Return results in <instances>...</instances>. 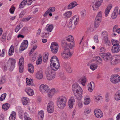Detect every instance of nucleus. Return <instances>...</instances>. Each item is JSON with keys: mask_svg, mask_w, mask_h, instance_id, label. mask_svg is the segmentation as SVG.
Here are the masks:
<instances>
[{"mask_svg": "<svg viewBox=\"0 0 120 120\" xmlns=\"http://www.w3.org/2000/svg\"><path fill=\"white\" fill-rule=\"evenodd\" d=\"M75 41L73 37L69 35L66 37L61 41V44L64 45H74Z\"/></svg>", "mask_w": 120, "mask_h": 120, "instance_id": "obj_5", "label": "nucleus"}, {"mask_svg": "<svg viewBox=\"0 0 120 120\" xmlns=\"http://www.w3.org/2000/svg\"><path fill=\"white\" fill-rule=\"evenodd\" d=\"M24 115L25 120H31V119L29 117L28 115L26 112H25Z\"/></svg>", "mask_w": 120, "mask_h": 120, "instance_id": "obj_48", "label": "nucleus"}, {"mask_svg": "<svg viewBox=\"0 0 120 120\" xmlns=\"http://www.w3.org/2000/svg\"><path fill=\"white\" fill-rule=\"evenodd\" d=\"M83 106V104L82 101H80L78 104V107L79 109L81 108Z\"/></svg>", "mask_w": 120, "mask_h": 120, "instance_id": "obj_56", "label": "nucleus"}, {"mask_svg": "<svg viewBox=\"0 0 120 120\" xmlns=\"http://www.w3.org/2000/svg\"><path fill=\"white\" fill-rule=\"evenodd\" d=\"M55 10V8L54 7H51L49 8L47 11L49 13L54 12Z\"/></svg>", "mask_w": 120, "mask_h": 120, "instance_id": "obj_46", "label": "nucleus"}, {"mask_svg": "<svg viewBox=\"0 0 120 120\" xmlns=\"http://www.w3.org/2000/svg\"><path fill=\"white\" fill-rule=\"evenodd\" d=\"M91 112V110L89 109H86L84 111V114L86 116H87Z\"/></svg>", "mask_w": 120, "mask_h": 120, "instance_id": "obj_44", "label": "nucleus"}, {"mask_svg": "<svg viewBox=\"0 0 120 120\" xmlns=\"http://www.w3.org/2000/svg\"><path fill=\"white\" fill-rule=\"evenodd\" d=\"M28 41L27 40H25L23 41L21 44V45H28Z\"/></svg>", "mask_w": 120, "mask_h": 120, "instance_id": "obj_58", "label": "nucleus"}, {"mask_svg": "<svg viewBox=\"0 0 120 120\" xmlns=\"http://www.w3.org/2000/svg\"><path fill=\"white\" fill-rule=\"evenodd\" d=\"M40 90L42 93H43L48 92L49 89L47 85L42 84L40 86Z\"/></svg>", "mask_w": 120, "mask_h": 120, "instance_id": "obj_10", "label": "nucleus"}, {"mask_svg": "<svg viewBox=\"0 0 120 120\" xmlns=\"http://www.w3.org/2000/svg\"><path fill=\"white\" fill-rule=\"evenodd\" d=\"M111 42L112 44L113 45H119V42L118 40L112 39L111 40Z\"/></svg>", "mask_w": 120, "mask_h": 120, "instance_id": "obj_37", "label": "nucleus"}, {"mask_svg": "<svg viewBox=\"0 0 120 120\" xmlns=\"http://www.w3.org/2000/svg\"><path fill=\"white\" fill-rule=\"evenodd\" d=\"M6 96V93H4L2 94L0 98V100L1 101H2L4 100L5 99Z\"/></svg>", "mask_w": 120, "mask_h": 120, "instance_id": "obj_50", "label": "nucleus"}, {"mask_svg": "<svg viewBox=\"0 0 120 120\" xmlns=\"http://www.w3.org/2000/svg\"><path fill=\"white\" fill-rule=\"evenodd\" d=\"M80 15L81 17L82 18H85L86 15V12L85 10H82L80 11Z\"/></svg>", "mask_w": 120, "mask_h": 120, "instance_id": "obj_30", "label": "nucleus"}, {"mask_svg": "<svg viewBox=\"0 0 120 120\" xmlns=\"http://www.w3.org/2000/svg\"><path fill=\"white\" fill-rule=\"evenodd\" d=\"M48 52L44 54V55L43 56L44 61H45V60L44 61V60H48Z\"/></svg>", "mask_w": 120, "mask_h": 120, "instance_id": "obj_52", "label": "nucleus"}, {"mask_svg": "<svg viewBox=\"0 0 120 120\" xmlns=\"http://www.w3.org/2000/svg\"><path fill=\"white\" fill-rule=\"evenodd\" d=\"M42 60V58L41 57H39L38 60L36 61V64L38 65L41 64Z\"/></svg>", "mask_w": 120, "mask_h": 120, "instance_id": "obj_54", "label": "nucleus"}, {"mask_svg": "<svg viewBox=\"0 0 120 120\" xmlns=\"http://www.w3.org/2000/svg\"><path fill=\"white\" fill-rule=\"evenodd\" d=\"M28 45H21L19 48L20 51H22L26 49Z\"/></svg>", "mask_w": 120, "mask_h": 120, "instance_id": "obj_51", "label": "nucleus"}, {"mask_svg": "<svg viewBox=\"0 0 120 120\" xmlns=\"http://www.w3.org/2000/svg\"><path fill=\"white\" fill-rule=\"evenodd\" d=\"M22 102L23 104L24 105H27L29 101L28 98L26 97H23L22 99Z\"/></svg>", "mask_w": 120, "mask_h": 120, "instance_id": "obj_28", "label": "nucleus"}, {"mask_svg": "<svg viewBox=\"0 0 120 120\" xmlns=\"http://www.w3.org/2000/svg\"><path fill=\"white\" fill-rule=\"evenodd\" d=\"M72 12L71 11H68L65 12L64 14V17L66 18H68L71 16Z\"/></svg>", "mask_w": 120, "mask_h": 120, "instance_id": "obj_29", "label": "nucleus"}, {"mask_svg": "<svg viewBox=\"0 0 120 120\" xmlns=\"http://www.w3.org/2000/svg\"><path fill=\"white\" fill-rule=\"evenodd\" d=\"M36 77L38 79H42L43 77V74L41 72L38 71L37 72L36 74Z\"/></svg>", "mask_w": 120, "mask_h": 120, "instance_id": "obj_25", "label": "nucleus"}, {"mask_svg": "<svg viewBox=\"0 0 120 120\" xmlns=\"http://www.w3.org/2000/svg\"><path fill=\"white\" fill-rule=\"evenodd\" d=\"M26 81L27 85L31 86H34V85L32 83V82L30 80V79L28 78H26Z\"/></svg>", "mask_w": 120, "mask_h": 120, "instance_id": "obj_40", "label": "nucleus"}, {"mask_svg": "<svg viewBox=\"0 0 120 120\" xmlns=\"http://www.w3.org/2000/svg\"><path fill=\"white\" fill-rule=\"evenodd\" d=\"M120 81V77L117 74V76H116V77L115 78V81H114V83H116L119 82Z\"/></svg>", "mask_w": 120, "mask_h": 120, "instance_id": "obj_47", "label": "nucleus"}, {"mask_svg": "<svg viewBox=\"0 0 120 120\" xmlns=\"http://www.w3.org/2000/svg\"><path fill=\"white\" fill-rule=\"evenodd\" d=\"M72 24H72L71 22L70 21L69 23L67 24V27L70 29H74L75 28H73Z\"/></svg>", "mask_w": 120, "mask_h": 120, "instance_id": "obj_49", "label": "nucleus"}, {"mask_svg": "<svg viewBox=\"0 0 120 120\" xmlns=\"http://www.w3.org/2000/svg\"><path fill=\"white\" fill-rule=\"evenodd\" d=\"M116 76H117V74H114L113 75H112L111 76L110 80L113 83H114V81L115 80Z\"/></svg>", "mask_w": 120, "mask_h": 120, "instance_id": "obj_41", "label": "nucleus"}, {"mask_svg": "<svg viewBox=\"0 0 120 120\" xmlns=\"http://www.w3.org/2000/svg\"><path fill=\"white\" fill-rule=\"evenodd\" d=\"M97 67L98 65L97 64H92L90 66V68L92 70L94 71L97 68Z\"/></svg>", "mask_w": 120, "mask_h": 120, "instance_id": "obj_38", "label": "nucleus"}, {"mask_svg": "<svg viewBox=\"0 0 120 120\" xmlns=\"http://www.w3.org/2000/svg\"><path fill=\"white\" fill-rule=\"evenodd\" d=\"M15 9V8L14 7H12L9 10L10 13L11 14H13Z\"/></svg>", "mask_w": 120, "mask_h": 120, "instance_id": "obj_59", "label": "nucleus"}, {"mask_svg": "<svg viewBox=\"0 0 120 120\" xmlns=\"http://www.w3.org/2000/svg\"><path fill=\"white\" fill-rule=\"evenodd\" d=\"M53 28V26L52 25L47 24L45 28L46 30L48 31L51 32Z\"/></svg>", "mask_w": 120, "mask_h": 120, "instance_id": "obj_26", "label": "nucleus"}, {"mask_svg": "<svg viewBox=\"0 0 120 120\" xmlns=\"http://www.w3.org/2000/svg\"><path fill=\"white\" fill-rule=\"evenodd\" d=\"M15 112L14 111L12 112L9 117V120H15Z\"/></svg>", "mask_w": 120, "mask_h": 120, "instance_id": "obj_33", "label": "nucleus"}, {"mask_svg": "<svg viewBox=\"0 0 120 120\" xmlns=\"http://www.w3.org/2000/svg\"><path fill=\"white\" fill-rule=\"evenodd\" d=\"M95 98L98 101H99L102 98V97L100 96H95Z\"/></svg>", "mask_w": 120, "mask_h": 120, "instance_id": "obj_63", "label": "nucleus"}, {"mask_svg": "<svg viewBox=\"0 0 120 120\" xmlns=\"http://www.w3.org/2000/svg\"><path fill=\"white\" fill-rule=\"evenodd\" d=\"M120 45H113L111 49L112 52L114 53L119 52L120 50Z\"/></svg>", "mask_w": 120, "mask_h": 120, "instance_id": "obj_15", "label": "nucleus"}, {"mask_svg": "<svg viewBox=\"0 0 120 120\" xmlns=\"http://www.w3.org/2000/svg\"><path fill=\"white\" fill-rule=\"evenodd\" d=\"M100 22L95 21L94 22V27L95 28H97L99 25Z\"/></svg>", "mask_w": 120, "mask_h": 120, "instance_id": "obj_57", "label": "nucleus"}, {"mask_svg": "<svg viewBox=\"0 0 120 120\" xmlns=\"http://www.w3.org/2000/svg\"><path fill=\"white\" fill-rule=\"evenodd\" d=\"M58 48V45H51L50 46L52 52L54 54H56L57 52Z\"/></svg>", "mask_w": 120, "mask_h": 120, "instance_id": "obj_20", "label": "nucleus"}, {"mask_svg": "<svg viewBox=\"0 0 120 120\" xmlns=\"http://www.w3.org/2000/svg\"><path fill=\"white\" fill-rule=\"evenodd\" d=\"M120 60V55H115L113 56L110 62L112 65H114L116 64Z\"/></svg>", "mask_w": 120, "mask_h": 120, "instance_id": "obj_9", "label": "nucleus"}, {"mask_svg": "<svg viewBox=\"0 0 120 120\" xmlns=\"http://www.w3.org/2000/svg\"><path fill=\"white\" fill-rule=\"evenodd\" d=\"M101 35L103 38V42L105 44L109 45L110 44V42L108 39V35L107 32L105 31H103L101 34Z\"/></svg>", "mask_w": 120, "mask_h": 120, "instance_id": "obj_8", "label": "nucleus"}, {"mask_svg": "<svg viewBox=\"0 0 120 120\" xmlns=\"http://www.w3.org/2000/svg\"><path fill=\"white\" fill-rule=\"evenodd\" d=\"M78 19L77 17L75 16L71 18L70 20V21L72 24H73V28H75V26L77 24Z\"/></svg>", "mask_w": 120, "mask_h": 120, "instance_id": "obj_12", "label": "nucleus"}, {"mask_svg": "<svg viewBox=\"0 0 120 120\" xmlns=\"http://www.w3.org/2000/svg\"><path fill=\"white\" fill-rule=\"evenodd\" d=\"M48 95L49 97H52L54 95L55 92V89L54 88L48 91Z\"/></svg>", "mask_w": 120, "mask_h": 120, "instance_id": "obj_24", "label": "nucleus"}, {"mask_svg": "<svg viewBox=\"0 0 120 120\" xmlns=\"http://www.w3.org/2000/svg\"><path fill=\"white\" fill-rule=\"evenodd\" d=\"M73 45H64L63 52L62 53V56L64 59L68 60L70 58L73 54L72 49Z\"/></svg>", "mask_w": 120, "mask_h": 120, "instance_id": "obj_1", "label": "nucleus"}, {"mask_svg": "<svg viewBox=\"0 0 120 120\" xmlns=\"http://www.w3.org/2000/svg\"><path fill=\"white\" fill-rule=\"evenodd\" d=\"M118 10L119 8L118 7H116L115 8L112 14L111 17L112 19H114L116 18L117 15L118 14Z\"/></svg>", "mask_w": 120, "mask_h": 120, "instance_id": "obj_18", "label": "nucleus"}, {"mask_svg": "<svg viewBox=\"0 0 120 120\" xmlns=\"http://www.w3.org/2000/svg\"><path fill=\"white\" fill-rule=\"evenodd\" d=\"M60 76L64 80L65 79V76L64 75L63 73H61L60 74Z\"/></svg>", "mask_w": 120, "mask_h": 120, "instance_id": "obj_64", "label": "nucleus"}, {"mask_svg": "<svg viewBox=\"0 0 120 120\" xmlns=\"http://www.w3.org/2000/svg\"><path fill=\"white\" fill-rule=\"evenodd\" d=\"M57 104L58 108L61 109H63L66 105L67 99L64 96H61L57 98Z\"/></svg>", "mask_w": 120, "mask_h": 120, "instance_id": "obj_3", "label": "nucleus"}, {"mask_svg": "<svg viewBox=\"0 0 120 120\" xmlns=\"http://www.w3.org/2000/svg\"><path fill=\"white\" fill-rule=\"evenodd\" d=\"M22 24L18 25L15 28V30L16 33L18 32L19 30L22 27Z\"/></svg>", "mask_w": 120, "mask_h": 120, "instance_id": "obj_39", "label": "nucleus"}, {"mask_svg": "<svg viewBox=\"0 0 120 120\" xmlns=\"http://www.w3.org/2000/svg\"><path fill=\"white\" fill-rule=\"evenodd\" d=\"M72 89L75 95L79 100H81L82 98V88L77 84H74L72 86Z\"/></svg>", "mask_w": 120, "mask_h": 120, "instance_id": "obj_2", "label": "nucleus"}, {"mask_svg": "<svg viewBox=\"0 0 120 120\" xmlns=\"http://www.w3.org/2000/svg\"><path fill=\"white\" fill-rule=\"evenodd\" d=\"M54 105L52 101H50L48 103L47 107V110L48 112L52 113L54 111Z\"/></svg>", "mask_w": 120, "mask_h": 120, "instance_id": "obj_11", "label": "nucleus"}, {"mask_svg": "<svg viewBox=\"0 0 120 120\" xmlns=\"http://www.w3.org/2000/svg\"><path fill=\"white\" fill-rule=\"evenodd\" d=\"M66 71L69 73H71L72 72V70L71 67L68 65H67L65 67Z\"/></svg>", "mask_w": 120, "mask_h": 120, "instance_id": "obj_42", "label": "nucleus"}, {"mask_svg": "<svg viewBox=\"0 0 120 120\" xmlns=\"http://www.w3.org/2000/svg\"><path fill=\"white\" fill-rule=\"evenodd\" d=\"M37 48V46L36 45H35L33 47L30 52V54H32L33 52Z\"/></svg>", "mask_w": 120, "mask_h": 120, "instance_id": "obj_60", "label": "nucleus"}, {"mask_svg": "<svg viewBox=\"0 0 120 120\" xmlns=\"http://www.w3.org/2000/svg\"><path fill=\"white\" fill-rule=\"evenodd\" d=\"M75 101V99L73 97H71L69 99L68 102V105L70 108H73Z\"/></svg>", "mask_w": 120, "mask_h": 120, "instance_id": "obj_17", "label": "nucleus"}, {"mask_svg": "<svg viewBox=\"0 0 120 120\" xmlns=\"http://www.w3.org/2000/svg\"><path fill=\"white\" fill-rule=\"evenodd\" d=\"M115 98L116 101L120 100V90L118 91L116 93L115 96Z\"/></svg>", "mask_w": 120, "mask_h": 120, "instance_id": "obj_32", "label": "nucleus"}, {"mask_svg": "<svg viewBox=\"0 0 120 120\" xmlns=\"http://www.w3.org/2000/svg\"><path fill=\"white\" fill-rule=\"evenodd\" d=\"M112 55L111 53L109 52L105 53L104 56L103 58L104 60L106 61H107L109 60H111L112 58Z\"/></svg>", "mask_w": 120, "mask_h": 120, "instance_id": "obj_16", "label": "nucleus"}, {"mask_svg": "<svg viewBox=\"0 0 120 120\" xmlns=\"http://www.w3.org/2000/svg\"><path fill=\"white\" fill-rule=\"evenodd\" d=\"M45 73L47 78L49 80H51L55 77V72L51 69V68H48L45 71Z\"/></svg>", "mask_w": 120, "mask_h": 120, "instance_id": "obj_6", "label": "nucleus"}, {"mask_svg": "<svg viewBox=\"0 0 120 120\" xmlns=\"http://www.w3.org/2000/svg\"><path fill=\"white\" fill-rule=\"evenodd\" d=\"M28 71L31 73H33L34 70V68L33 65L31 64H29L28 65Z\"/></svg>", "mask_w": 120, "mask_h": 120, "instance_id": "obj_23", "label": "nucleus"}, {"mask_svg": "<svg viewBox=\"0 0 120 120\" xmlns=\"http://www.w3.org/2000/svg\"><path fill=\"white\" fill-rule=\"evenodd\" d=\"M24 62V59L23 57L22 56L19 59V65H23V64Z\"/></svg>", "mask_w": 120, "mask_h": 120, "instance_id": "obj_43", "label": "nucleus"}, {"mask_svg": "<svg viewBox=\"0 0 120 120\" xmlns=\"http://www.w3.org/2000/svg\"><path fill=\"white\" fill-rule=\"evenodd\" d=\"M50 64L51 67L54 71H56L60 68V65L58 59L56 56H53L51 58Z\"/></svg>", "mask_w": 120, "mask_h": 120, "instance_id": "obj_4", "label": "nucleus"}, {"mask_svg": "<svg viewBox=\"0 0 120 120\" xmlns=\"http://www.w3.org/2000/svg\"><path fill=\"white\" fill-rule=\"evenodd\" d=\"M90 102V100L88 97H85L84 98V104L85 105H87L89 104Z\"/></svg>", "mask_w": 120, "mask_h": 120, "instance_id": "obj_34", "label": "nucleus"}, {"mask_svg": "<svg viewBox=\"0 0 120 120\" xmlns=\"http://www.w3.org/2000/svg\"><path fill=\"white\" fill-rule=\"evenodd\" d=\"M101 3V2L99 1H97L96 2L93 3L92 4V6L94 10H98Z\"/></svg>", "mask_w": 120, "mask_h": 120, "instance_id": "obj_14", "label": "nucleus"}, {"mask_svg": "<svg viewBox=\"0 0 120 120\" xmlns=\"http://www.w3.org/2000/svg\"><path fill=\"white\" fill-rule=\"evenodd\" d=\"M25 91L29 96H32L34 94L33 90L30 88H27L25 90Z\"/></svg>", "mask_w": 120, "mask_h": 120, "instance_id": "obj_22", "label": "nucleus"}, {"mask_svg": "<svg viewBox=\"0 0 120 120\" xmlns=\"http://www.w3.org/2000/svg\"><path fill=\"white\" fill-rule=\"evenodd\" d=\"M16 62L15 59L11 58H9L6 65V67H9V70L12 71L15 67Z\"/></svg>", "mask_w": 120, "mask_h": 120, "instance_id": "obj_7", "label": "nucleus"}, {"mask_svg": "<svg viewBox=\"0 0 120 120\" xmlns=\"http://www.w3.org/2000/svg\"><path fill=\"white\" fill-rule=\"evenodd\" d=\"M44 113L43 111H41L39 112L38 117L39 120H43L44 117Z\"/></svg>", "mask_w": 120, "mask_h": 120, "instance_id": "obj_27", "label": "nucleus"}, {"mask_svg": "<svg viewBox=\"0 0 120 120\" xmlns=\"http://www.w3.org/2000/svg\"><path fill=\"white\" fill-rule=\"evenodd\" d=\"M5 77L3 76L1 77L0 79V84H2L5 82Z\"/></svg>", "mask_w": 120, "mask_h": 120, "instance_id": "obj_55", "label": "nucleus"}, {"mask_svg": "<svg viewBox=\"0 0 120 120\" xmlns=\"http://www.w3.org/2000/svg\"><path fill=\"white\" fill-rule=\"evenodd\" d=\"M19 71L20 73H21L23 71V65H19Z\"/></svg>", "mask_w": 120, "mask_h": 120, "instance_id": "obj_53", "label": "nucleus"}, {"mask_svg": "<svg viewBox=\"0 0 120 120\" xmlns=\"http://www.w3.org/2000/svg\"><path fill=\"white\" fill-rule=\"evenodd\" d=\"M31 18L28 17L25 18H23L22 19V21L23 22H26L29 20Z\"/></svg>", "mask_w": 120, "mask_h": 120, "instance_id": "obj_61", "label": "nucleus"}, {"mask_svg": "<svg viewBox=\"0 0 120 120\" xmlns=\"http://www.w3.org/2000/svg\"><path fill=\"white\" fill-rule=\"evenodd\" d=\"M95 59L97 62L99 64H101L102 63L101 59L99 56H96L95 57Z\"/></svg>", "mask_w": 120, "mask_h": 120, "instance_id": "obj_45", "label": "nucleus"}, {"mask_svg": "<svg viewBox=\"0 0 120 120\" xmlns=\"http://www.w3.org/2000/svg\"><path fill=\"white\" fill-rule=\"evenodd\" d=\"M10 107V104L8 103H7L2 105V109L6 111Z\"/></svg>", "mask_w": 120, "mask_h": 120, "instance_id": "obj_31", "label": "nucleus"}, {"mask_svg": "<svg viewBox=\"0 0 120 120\" xmlns=\"http://www.w3.org/2000/svg\"><path fill=\"white\" fill-rule=\"evenodd\" d=\"M13 45H11L9 51V55L11 56L13 54L14 52Z\"/></svg>", "mask_w": 120, "mask_h": 120, "instance_id": "obj_36", "label": "nucleus"}, {"mask_svg": "<svg viewBox=\"0 0 120 120\" xmlns=\"http://www.w3.org/2000/svg\"><path fill=\"white\" fill-rule=\"evenodd\" d=\"M94 84L93 82H91L88 85V90L90 92H92L94 87Z\"/></svg>", "mask_w": 120, "mask_h": 120, "instance_id": "obj_21", "label": "nucleus"}, {"mask_svg": "<svg viewBox=\"0 0 120 120\" xmlns=\"http://www.w3.org/2000/svg\"><path fill=\"white\" fill-rule=\"evenodd\" d=\"M94 114L97 118H100L103 116L102 112L99 109H96L94 110Z\"/></svg>", "mask_w": 120, "mask_h": 120, "instance_id": "obj_13", "label": "nucleus"}, {"mask_svg": "<svg viewBox=\"0 0 120 120\" xmlns=\"http://www.w3.org/2000/svg\"><path fill=\"white\" fill-rule=\"evenodd\" d=\"M86 79L85 77H84L82 78L79 80V81L80 82L81 84L83 86H84L86 82Z\"/></svg>", "mask_w": 120, "mask_h": 120, "instance_id": "obj_35", "label": "nucleus"}, {"mask_svg": "<svg viewBox=\"0 0 120 120\" xmlns=\"http://www.w3.org/2000/svg\"><path fill=\"white\" fill-rule=\"evenodd\" d=\"M112 7V4H109L108 5L105 11V17H106L108 16Z\"/></svg>", "mask_w": 120, "mask_h": 120, "instance_id": "obj_19", "label": "nucleus"}, {"mask_svg": "<svg viewBox=\"0 0 120 120\" xmlns=\"http://www.w3.org/2000/svg\"><path fill=\"white\" fill-rule=\"evenodd\" d=\"M26 13L25 11L24 10L22 11L20 13L19 15V17L20 18H22V15H24Z\"/></svg>", "mask_w": 120, "mask_h": 120, "instance_id": "obj_62", "label": "nucleus"}]
</instances>
